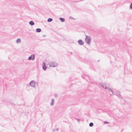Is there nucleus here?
<instances>
[{"mask_svg":"<svg viewBox=\"0 0 132 132\" xmlns=\"http://www.w3.org/2000/svg\"><path fill=\"white\" fill-rule=\"evenodd\" d=\"M59 19L62 22H63L65 21L64 19L63 18H59Z\"/></svg>","mask_w":132,"mask_h":132,"instance_id":"obj_11","label":"nucleus"},{"mask_svg":"<svg viewBox=\"0 0 132 132\" xmlns=\"http://www.w3.org/2000/svg\"><path fill=\"white\" fill-rule=\"evenodd\" d=\"M21 42V40L20 39H18L16 40V43L18 44L20 43Z\"/></svg>","mask_w":132,"mask_h":132,"instance_id":"obj_10","label":"nucleus"},{"mask_svg":"<svg viewBox=\"0 0 132 132\" xmlns=\"http://www.w3.org/2000/svg\"><path fill=\"white\" fill-rule=\"evenodd\" d=\"M43 69L45 70L46 69V64L44 62L43 63Z\"/></svg>","mask_w":132,"mask_h":132,"instance_id":"obj_8","label":"nucleus"},{"mask_svg":"<svg viewBox=\"0 0 132 132\" xmlns=\"http://www.w3.org/2000/svg\"><path fill=\"white\" fill-rule=\"evenodd\" d=\"M36 31L38 32H40L41 31V29L40 28H37L36 29Z\"/></svg>","mask_w":132,"mask_h":132,"instance_id":"obj_13","label":"nucleus"},{"mask_svg":"<svg viewBox=\"0 0 132 132\" xmlns=\"http://www.w3.org/2000/svg\"><path fill=\"white\" fill-rule=\"evenodd\" d=\"M78 43L80 45H82L84 44V42L81 39L79 40L78 41Z\"/></svg>","mask_w":132,"mask_h":132,"instance_id":"obj_5","label":"nucleus"},{"mask_svg":"<svg viewBox=\"0 0 132 132\" xmlns=\"http://www.w3.org/2000/svg\"><path fill=\"white\" fill-rule=\"evenodd\" d=\"M36 84V83L34 81H31L29 85L32 87H35V85Z\"/></svg>","mask_w":132,"mask_h":132,"instance_id":"obj_3","label":"nucleus"},{"mask_svg":"<svg viewBox=\"0 0 132 132\" xmlns=\"http://www.w3.org/2000/svg\"><path fill=\"white\" fill-rule=\"evenodd\" d=\"M43 37H45V36H46V35H43Z\"/></svg>","mask_w":132,"mask_h":132,"instance_id":"obj_23","label":"nucleus"},{"mask_svg":"<svg viewBox=\"0 0 132 132\" xmlns=\"http://www.w3.org/2000/svg\"><path fill=\"white\" fill-rule=\"evenodd\" d=\"M48 64L52 67H55L57 65V63L55 62H50L48 63Z\"/></svg>","mask_w":132,"mask_h":132,"instance_id":"obj_1","label":"nucleus"},{"mask_svg":"<svg viewBox=\"0 0 132 132\" xmlns=\"http://www.w3.org/2000/svg\"><path fill=\"white\" fill-rule=\"evenodd\" d=\"M56 130L57 131H59V129L58 128H57L56 129Z\"/></svg>","mask_w":132,"mask_h":132,"instance_id":"obj_20","label":"nucleus"},{"mask_svg":"<svg viewBox=\"0 0 132 132\" xmlns=\"http://www.w3.org/2000/svg\"><path fill=\"white\" fill-rule=\"evenodd\" d=\"M93 123L91 122L89 124V126L92 127L93 126Z\"/></svg>","mask_w":132,"mask_h":132,"instance_id":"obj_15","label":"nucleus"},{"mask_svg":"<svg viewBox=\"0 0 132 132\" xmlns=\"http://www.w3.org/2000/svg\"><path fill=\"white\" fill-rule=\"evenodd\" d=\"M55 131V129H53V131L54 132Z\"/></svg>","mask_w":132,"mask_h":132,"instance_id":"obj_21","label":"nucleus"},{"mask_svg":"<svg viewBox=\"0 0 132 132\" xmlns=\"http://www.w3.org/2000/svg\"><path fill=\"white\" fill-rule=\"evenodd\" d=\"M75 119H76L77 120V121H78V122H79L80 121V119H77V118H75Z\"/></svg>","mask_w":132,"mask_h":132,"instance_id":"obj_16","label":"nucleus"},{"mask_svg":"<svg viewBox=\"0 0 132 132\" xmlns=\"http://www.w3.org/2000/svg\"><path fill=\"white\" fill-rule=\"evenodd\" d=\"M130 7V9H132V3L131 4Z\"/></svg>","mask_w":132,"mask_h":132,"instance_id":"obj_17","label":"nucleus"},{"mask_svg":"<svg viewBox=\"0 0 132 132\" xmlns=\"http://www.w3.org/2000/svg\"><path fill=\"white\" fill-rule=\"evenodd\" d=\"M99 85L100 86L103 88L106 89L107 87L106 86V85H105L103 83H101L99 84Z\"/></svg>","mask_w":132,"mask_h":132,"instance_id":"obj_6","label":"nucleus"},{"mask_svg":"<svg viewBox=\"0 0 132 132\" xmlns=\"http://www.w3.org/2000/svg\"><path fill=\"white\" fill-rule=\"evenodd\" d=\"M29 24L31 26L34 25L35 24L34 22L32 21H30L29 22Z\"/></svg>","mask_w":132,"mask_h":132,"instance_id":"obj_9","label":"nucleus"},{"mask_svg":"<svg viewBox=\"0 0 132 132\" xmlns=\"http://www.w3.org/2000/svg\"><path fill=\"white\" fill-rule=\"evenodd\" d=\"M52 19L51 18H49L47 20V21L48 22H51L52 21Z\"/></svg>","mask_w":132,"mask_h":132,"instance_id":"obj_14","label":"nucleus"},{"mask_svg":"<svg viewBox=\"0 0 132 132\" xmlns=\"http://www.w3.org/2000/svg\"><path fill=\"white\" fill-rule=\"evenodd\" d=\"M118 96L119 97H120L121 96V95L119 94V95H118Z\"/></svg>","mask_w":132,"mask_h":132,"instance_id":"obj_19","label":"nucleus"},{"mask_svg":"<svg viewBox=\"0 0 132 132\" xmlns=\"http://www.w3.org/2000/svg\"><path fill=\"white\" fill-rule=\"evenodd\" d=\"M54 100L53 99H52V102L51 103V105L52 106H53L54 105Z\"/></svg>","mask_w":132,"mask_h":132,"instance_id":"obj_12","label":"nucleus"},{"mask_svg":"<svg viewBox=\"0 0 132 132\" xmlns=\"http://www.w3.org/2000/svg\"><path fill=\"white\" fill-rule=\"evenodd\" d=\"M118 94H119V92H118Z\"/></svg>","mask_w":132,"mask_h":132,"instance_id":"obj_24","label":"nucleus"},{"mask_svg":"<svg viewBox=\"0 0 132 132\" xmlns=\"http://www.w3.org/2000/svg\"><path fill=\"white\" fill-rule=\"evenodd\" d=\"M106 89H107L108 90H109L110 91H111L112 92V94H110V95H112L113 94H114V92L110 88L107 87Z\"/></svg>","mask_w":132,"mask_h":132,"instance_id":"obj_7","label":"nucleus"},{"mask_svg":"<svg viewBox=\"0 0 132 132\" xmlns=\"http://www.w3.org/2000/svg\"><path fill=\"white\" fill-rule=\"evenodd\" d=\"M85 42L87 44H89L90 43V37L86 36V38H85Z\"/></svg>","mask_w":132,"mask_h":132,"instance_id":"obj_2","label":"nucleus"},{"mask_svg":"<svg viewBox=\"0 0 132 132\" xmlns=\"http://www.w3.org/2000/svg\"><path fill=\"white\" fill-rule=\"evenodd\" d=\"M55 97H56L57 96V94H55Z\"/></svg>","mask_w":132,"mask_h":132,"instance_id":"obj_22","label":"nucleus"},{"mask_svg":"<svg viewBox=\"0 0 132 132\" xmlns=\"http://www.w3.org/2000/svg\"><path fill=\"white\" fill-rule=\"evenodd\" d=\"M104 123L105 124H108L109 123V122L107 121H105L104 122Z\"/></svg>","mask_w":132,"mask_h":132,"instance_id":"obj_18","label":"nucleus"},{"mask_svg":"<svg viewBox=\"0 0 132 132\" xmlns=\"http://www.w3.org/2000/svg\"><path fill=\"white\" fill-rule=\"evenodd\" d=\"M35 58V56L34 55L32 54L28 57V59L29 60H33Z\"/></svg>","mask_w":132,"mask_h":132,"instance_id":"obj_4","label":"nucleus"}]
</instances>
